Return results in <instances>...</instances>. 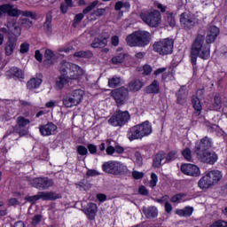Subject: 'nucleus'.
Here are the masks:
<instances>
[{
	"instance_id": "f257e3e1",
	"label": "nucleus",
	"mask_w": 227,
	"mask_h": 227,
	"mask_svg": "<svg viewBox=\"0 0 227 227\" xmlns=\"http://www.w3.org/2000/svg\"><path fill=\"white\" fill-rule=\"evenodd\" d=\"M198 57L201 59H208L210 58V44H205V35H198L192 44L191 61L193 69L196 68Z\"/></svg>"
},
{
	"instance_id": "f03ea898",
	"label": "nucleus",
	"mask_w": 227,
	"mask_h": 227,
	"mask_svg": "<svg viewBox=\"0 0 227 227\" xmlns=\"http://www.w3.org/2000/svg\"><path fill=\"white\" fill-rule=\"evenodd\" d=\"M152 42V34L148 31L138 30L126 37L127 45L129 47H146Z\"/></svg>"
},
{
	"instance_id": "7ed1b4c3",
	"label": "nucleus",
	"mask_w": 227,
	"mask_h": 227,
	"mask_svg": "<svg viewBox=\"0 0 227 227\" xmlns=\"http://www.w3.org/2000/svg\"><path fill=\"white\" fill-rule=\"evenodd\" d=\"M152 130V124H150V121H145L138 125L129 128L127 137L129 141L143 139V137L150 136Z\"/></svg>"
},
{
	"instance_id": "20e7f679",
	"label": "nucleus",
	"mask_w": 227,
	"mask_h": 227,
	"mask_svg": "<svg viewBox=\"0 0 227 227\" xmlns=\"http://www.w3.org/2000/svg\"><path fill=\"white\" fill-rule=\"evenodd\" d=\"M175 42L171 38H165L160 41L154 42L153 44V50L160 56H168V54L173 53V47Z\"/></svg>"
},
{
	"instance_id": "39448f33",
	"label": "nucleus",
	"mask_w": 227,
	"mask_h": 227,
	"mask_svg": "<svg viewBox=\"0 0 227 227\" xmlns=\"http://www.w3.org/2000/svg\"><path fill=\"white\" fill-rule=\"evenodd\" d=\"M102 169L109 175H127L129 168L124 164L118 161H106L102 165Z\"/></svg>"
},
{
	"instance_id": "423d86ee",
	"label": "nucleus",
	"mask_w": 227,
	"mask_h": 227,
	"mask_svg": "<svg viewBox=\"0 0 227 227\" xmlns=\"http://www.w3.org/2000/svg\"><path fill=\"white\" fill-rule=\"evenodd\" d=\"M140 17L143 22L150 26V27H157L160 24V20H162L160 12L158 10L144 11L141 12Z\"/></svg>"
},
{
	"instance_id": "0eeeda50",
	"label": "nucleus",
	"mask_w": 227,
	"mask_h": 227,
	"mask_svg": "<svg viewBox=\"0 0 227 227\" xmlns=\"http://www.w3.org/2000/svg\"><path fill=\"white\" fill-rule=\"evenodd\" d=\"M129 120H130L129 111L116 110L108 120V123L113 127H123V125L129 123Z\"/></svg>"
},
{
	"instance_id": "6e6552de",
	"label": "nucleus",
	"mask_w": 227,
	"mask_h": 227,
	"mask_svg": "<svg viewBox=\"0 0 227 227\" xmlns=\"http://www.w3.org/2000/svg\"><path fill=\"white\" fill-rule=\"evenodd\" d=\"M82 97H84V91L75 90L63 98V104L65 107H74V106H79L81 102H82Z\"/></svg>"
},
{
	"instance_id": "1a4fd4ad",
	"label": "nucleus",
	"mask_w": 227,
	"mask_h": 227,
	"mask_svg": "<svg viewBox=\"0 0 227 227\" xmlns=\"http://www.w3.org/2000/svg\"><path fill=\"white\" fill-rule=\"evenodd\" d=\"M111 97L114 98L117 107H121L127 104L129 100V89L125 87H121L111 91Z\"/></svg>"
},
{
	"instance_id": "9d476101",
	"label": "nucleus",
	"mask_w": 227,
	"mask_h": 227,
	"mask_svg": "<svg viewBox=\"0 0 227 227\" xmlns=\"http://www.w3.org/2000/svg\"><path fill=\"white\" fill-rule=\"evenodd\" d=\"M17 123L18 125L12 127L5 133V135L4 136V139L5 137H8V136H11V134H19L20 137H22V136H26L27 134V131H26L25 129L20 130V128L26 127V125H29L31 121L28 119L20 116L17 119Z\"/></svg>"
},
{
	"instance_id": "9b49d317",
	"label": "nucleus",
	"mask_w": 227,
	"mask_h": 227,
	"mask_svg": "<svg viewBox=\"0 0 227 227\" xmlns=\"http://www.w3.org/2000/svg\"><path fill=\"white\" fill-rule=\"evenodd\" d=\"M59 198H61V196L56 192H39L36 195L26 197L25 200L26 201H28V203H35V201H38V200H59Z\"/></svg>"
},
{
	"instance_id": "f8f14e48",
	"label": "nucleus",
	"mask_w": 227,
	"mask_h": 227,
	"mask_svg": "<svg viewBox=\"0 0 227 227\" xmlns=\"http://www.w3.org/2000/svg\"><path fill=\"white\" fill-rule=\"evenodd\" d=\"M196 155L200 162H202L203 164H209L210 166H214V164H215L219 159L217 153L210 150L199 153V154Z\"/></svg>"
},
{
	"instance_id": "ddd939ff",
	"label": "nucleus",
	"mask_w": 227,
	"mask_h": 227,
	"mask_svg": "<svg viewBox=\"0 0 227 227\" xmlns=\"http://www.w3.org/2000/svg\"><path fill=\"white\" fill-rule=\"evenodd\" d=\"M31 185L39 191H47L54 185V180L49 177H35L31 181Z\"/></svg>"
},
{
	"instance_id": "4468645a",
	"label": "nucleus",
	"mask_w": 227,
	"mask_h": 227,
	"mask_svg": "<svg viewBox=\"0 0 227 227\" xmlns=\"http://www.w3.org/2000/svg\"><path fill=\"white\" fill-rule=\"evenodd\" d=\"M212 146V139L208 137H205L200 141L195 144L194 153L198 155L199 153H203V152H208Z\"/></svg>"
},
{
	"instance_id": "2eb2a0df",
	"label": "nucleus",
	"mask_w": 227,
	"mask_h": 227,
	"mask_svg": "<svg viewBox=\"0 0 227 227\" xmlns=\"http://www.w3.org/2000/svg\"><path fill=\"white\" fill-rule=\"evenodd\" d=\"M181 171L184 175H187V176H200L201 175L200 167L191 163L183 164L181 166Z\"/></svg>"
},
{
	"instance_id": "dca6fc26",
	"label": "nucleus",
	"mask_w": 227,
	"mask_h": 227,
	"mask_svg": "<svg viewBox=\"0 0 227 227\" xmlns=\"http://www.w3.org/2000/svg\"><path fill=\"white\" fill-rule=\"evenodd\" d=\"M107 40H109V35L107 32H103L101 35L94 38L90 47H92V49H104V47L107 46Z\"/></svg>"
},
{
	"instance_id": "f3484780",
	"label": "nucleus",
	"mask_w": 227,
	"mask_h": 227,
	"mask_svg": "<svg viewBox=\"0 0 227 227\" xmlns=\"http://www.w3.org/2000/svg\"><path fill=\"white\" fill-rule=\"evenodd\" d=\"M180 22L184 29H192L196 26V19L188 13H182Z\"/></svg>"
},
{
	"instance_id": "a211bd4d",
	"label": "nucleus",
	"mask_w": 227,
	"mask_h": 227,
	"mask_svg": "<svg viewBox=\"0 0 227 227\" xmlns=\"http://www.w3.org/2000/svg\"><path fill=\"white\" fill-rule=\"evenodd\" d=\"M176 104L179 106H185L187 104V97H189V91H187V87L182 85L178 91L176 93Z\"/></svg>"
},
{
	"instance_id": "6ab92c4d",
	"label": "nucleus",
	"mask_w": 227,
	"mask_h": 227,
	"mask_svg": "<svg viewBox=\"0 0 227 227\" xmlns=\"http://www.w3.org/2000/svg\"><path fill=\"white\" fill-rule=\"evenodd\" d=\"M219 33H220L219 27L215 26L209 27L207 36H206V43L207 44L214 43L217 36H219Z\"/></svg>"
},
{
	"instance_id": "aec40b11",
	"label": "nucleus",
	"mask_w": 227,
	"mask_h": 227,
	"mask_svg": "<svg viewBox=\"0 0 227 227\" xmlns=\"http://www.w3.org/2000/svg\"><path fill=\"white\" fill-rule=\"evenodd\" d=\"M70 81H73V79L70 78V76L60 74L56 79V82H55L56 90H63V88H65L66 86H68V84L70 83Z\"/></svg>"
},
{
	"instance_id": "412c9836",
	"label": "nucleus",
	"mask_w": 227,
	"mask_h": 227,
	"mask_svg": "<svg viewBox=\"0 0 227 227\" xmlns=\"http://www.w3.org/2000/svg\"><path fill=\"white\" fill-rule=\"evenodd\" d=\"M142 212L146 219H155L159 215V209L155 206L143 207Z\"/></svg>"
},
{
	"instance_id": "4be33fe9",
	"label": "nucleus",
	"mask_w": 227,
	"mask_h": 227,
	"mask_svg": "<svg viewBox=\"0 0 227 227\" xmlns=\"http://www.w3.org/2000/svg\"><path fill=\"white\" fill-rule=\"evenodd\" d=\"M58 126L52 122H49L45 125L40 126L39 130L42 136H52L56 132Z\"/></svg>"
},
{
	"instance_id": "5701e85b",
	"label": "nucleus",
	"mask_w": 227,
	"mask_h": 227,
	"mask_svg": "<svg viewBox=\"0 0 227 227\" xmlns=\"http://www.w3.org/2000/svg\"><path fill=\"white\" fill-rule=\"evenodd\" d=\"M83 212L90 221H94L97 212H98V207H97V204L90 203L88 207L83 209Z\"/></svg>"
},
{
	"instance_id": "b1692460",
	"label": "nucleus",
	"mask_w": 227,
	"mask_h": 227,
	"mask_svg": "<svg viewBox=\"0 0 227 227\" xmlns=\"http://www.w3.org/2000/svg\"><path fill=\"white\" fill-rule=\"evenodd\" d=\"M207 176V178H209V182L212 186L215 185V184H218L223 178V175L219 170H212L208 172Z\"/></svg>"
},
{
	"instance_id": "393cba45",
	"label": "nucleus",
	"mask_w": 227,
	"mask_h": 227,
	"mask_svg": "<svg viewBox=\"0 0 227 227\" xmlns=\"http://www.w3.org/2000/svg\"><path fill=\"white\" fill-rule=\"evenodd\" d=\"M145 91L147 95H157L160 93V84H159L157 80H154L150 85L145 87Z\"/></svg>"
},
{
	"instance_id": "a878e982",
	"label": "nucleus",
	"mask_w": 227,
	"mask_h": 227,
	"mask_svg": "<svg viewBox=\"0 0 227 227\" xmlns=\"http://www.w3.org/2000/svg\"><path fill=\"white\" fill-rule=\"evenodd\" d=\"M164 159H166V153H164V151H160L153 159V168H160L162 164H166L167 161H164Z\"/></svg>"
},
{
	"instance_id": "bb28decb",
	"label": "nucleus",
	"mask_w": 227,
	"mask_h": 227,
	"mask_svg": "<svg viewBox=\"0 0 227 227\" xmlns=\"http://www.w3.org/2000/svg\"><path fill=\"white\" fill-rule=\"evenodd\" d=\"M15 47H17V38L10 37L5 44V54L12 56L13 51H15Z\"/></svg>"
},
{
	"instance_id": "cd10ccee",
	"label": "nucleus",
	"mask_w": 227,
	"mask_h": 227,
	"mask_svg": "<svg viewBox=\"0 0 227 227\" xmlns=\"http://www.w3.org/2000/svg\"><path fill=\"white\" fill-rule=\"evenodd\" d=\"M3 10L9 17H20L21 11L14 8L12 4H4Z\"/></svg>"
},
{
	"instance_id": "c85d7f7f",
	"label": "nucleus",
	"mask_w": 227,
	"mask_h": 227,
	"mask_svg": "<svg viewBox=\"0 0 227 227\" xmlns=\"http://www.w3.org/2000/svg\"><path fill=\"white\" fill-rule=\"evenodd\" d=\"M192 104L195 109L194 116H200L201 114V111L203 110V106H201V99L196 96H192Z\"/></svg>"
},
{
	"instance_id": "c756f323",
	"label": "nucleus",
	"mask_w": 227,
	"mask_h": 227,
	"mask_svg": "<svg viewBox=\"0 0 227 227\" xmlns=\"http://www.w3.org/2000/svg\"><path fill=\"white\" fill-rule=\"evenodd\" d=\"M144 86L145 83L138 79L132 80L128 84L129 91H133L134 93H136V91H139V90H141V88H143Z\"/></svg>"
},
{
	"instance_id": "7c9ffc66",
	"label": "nucleus",
	"mask_w": 227,
	"mask_h": 227,
	"mask_svg": "<svg viewBox=\"0 0 227 227\" xmlns=\"http://www.w3.org/2000/svg\"><path fill=\"white\" fill-rule=\"evenodd\" d=\"M43 30L46 35H52V14H46V19L43 23Z\"/></svg>"
},
{
	"instance_id": "2f4dec72",
	"label": "nucleus",
	"mask_w": 227,
	"mask_h": 227,
	"mask_svg": "<svg viewBox=\"0 0 227 227\" xmlns=\"http://www.w3.org/2000/svg\"><path fill=\"white\" fill-rule=\"evenodd\" d=\"M71 70L74 73V74L70 75V79H73V81L75 79H79L81 75H84V69H82L76 64L72 63Z\"/></svg>"
},
{
	"instance_id": "473e14b6",
	"label": "nucleus",
	"mask_w": 227,
	"mask_h": 227,
	"mask_svg": "<svg viewBox=\"0 0 227 227\" xmlns=\"http://www.w3.org/2000/svg\"><path fill=\"white\" fill-rule=\"evenodd\" d=\"M192 212H194V207L191 206H187L183 209L176 210V214L180 215V217H191L192 215Z\"/></svg>"
},
{
	"instance_id": "72a5a7b5",
	"label": "nucleus",
	"mask_w": 227,
	"mask_h": 227,
	"mask_svg": "<svg viewBox=\"0 0 227 227\" xmlns=\"http://www.w3.org/2000/svg\"><path fill=\"white\" fill-rule=\"evenodd\" d=\"M198 185L200 189H210L212 187V183H210L207 174L199 180Z\"/></svg>"
},
{
	"instance_id": "f704fd0d",
	"label": "nucleus",
	"mask_w": 227,
	"mask_h": 227,
	"mask_svg": "<svg viewBox=\"0 0 227 227\" xmlns=\"http://www.w3.org/2000/svg\"><path fill=\"white\" fill-rule=\"evenodd\" d=\"M59 70L60 75H67L68 70H72V63L62 61L59 64Z\"/></svg>"
},
{
	"instance_id": "c9c22d12",
	"label": "nucleus",
	"mask_w": 227,
	"mask_h": 227,
	"mask_svg": "<svg viewBox=\"0 0 227 227\" xmlns=\"http://www.w3.org/2000/svg\"><path fill=\"white\" fill-rule=\"evenodd\" d=\"M40 84H42L41 78H31L27 82V90H36V88H40Z\"/></svg>"
},
{
	"instance_id": "e433bc0d",
	"label": "nucleus",
	"mask_w": 227,
	"mask_h": 227,
	"mask_svg": "<svg viewBox=\"0 0 227 227\" xmlns=\"http://www.w3.org/2000/svg\"><path fill=\"white\" fill-rule=\"evenodd\" d=\"M74 58H83L84 59H91L93 58V51L87 50V51H75L74 53Z\"/></svg>"
},
{
	"instance_id": "4c0bfd02",
	"label": "nucleus",
	"mask_w": 227,
	"mask_h": 227,
	"mask_svg": "<svg viewBox=\"0 0 227 227\" xmlns=\"http://www.w3.org/2000/svg\"><path fill=\"white\" fill-rule=\"evenodd\" d=\"M221 107H223V99H221V96L215 95L211 105V109L213 111H219Z\"/></svg>"
},
{
	"instance_id": "58836bf2",
	"label": "nucleus",
	"mask_w": 227,
	"mask_h": 227,
	"mask_svg": "<svg viewBox=\"0 0 227 227\" xmlns=\"http://www.w3.org/2000/svg\"><path fill=\"white\" fill-rule=\"evenodd\" d=\"M127 56L126 52H120L117 53L113 59H112V63L113 65H120L125 61V57Z\"/></svg>"
},
{
	"instance_id": "ea45409f",
	"label": "nucleus",
	"mask_w": 227,
	"mask_h": 227,
	"mask_svg": "<svg viewBox=\"0 0 227 227\" xmlns=\"http://www.w3.org/2000/svg\"><path fill=\"white\" fill-rule=\"evenodd\" d=\"M119 84H121V77L114 75L108 79L109 88H118Z\"/></svg>"
},
{
	"instance_id": "a19ab883",
	"label": "nucleus",
	"mask_w": 227,
	"mask_h": 227,
	"mask_svg": "<svg viewBox=\"0 0 227 227\" xmlns=\"http://www.w3.org/2000/svg\"><path fill=\"white\" fill-rule=\"evenodd\" d=\"M20 26L21 27H25V29H30L33 27V21L27 18H20Z\"/></svg>"
},
{
	"instance_id": "79ce46f5",
	"label": "nucleus",
	"mask_w": 227,
	"mask_h": 227,
	"mask_svg": "<svg viewBox=\"0 0 227 227\" xmlns=\"http://www.w3.org/2000/svg\"><path fill=\"white\" fill-rule=\"evenodd\" d=\"M11 74L17 77L18 79H24V72L22 69H19L18 67H12L10 70Z\"/></svg>"
},
{
	"instance_id": "37998d69",
	"label": "nucleus",
	"mask_w": 227,
	"mask_h": 227,
	"mask_svg": "<svg viewBox=\"0 0 227 227\" xmlns=\"http://www.w3.org/2000/svg\"><path fill=\"white\" fill-rule=\"evenodd\" d=\"M182 155L185 160H188V162H191L192 160V151H191V148L186 147L182 151Z\"/></svg>"
},
{
	"instance_id": "c03bdc74",
	"label": "nucleus",
	"mask_w": 227,
	"mask_h": 227,
	"mask_svg": "<svg viewBox=\"0 0 227 227\" xmlns=\"http://www.w3.org/2000/svg\"><path fill=\"white\" fill-rule=\"evenodd\" d=\"M165 20L168 21V24H169V26H171L172 27L175 26V24H176L173 12H167L165 14Z\"/></svg>"
},
{
	"instance_id": "a18cd8bd",
	"label": "nucleus",
	"mask_w": 227,
	"mask_h": 227,
	"mask_svg": "<svg viewBox=\"0 0 227 227\" xmlns=\"http://www.w3.org/2000/svg\"><path fill=\"white\" fill-rule=\"evenodd\" d=\"M82 19H84L83 13H78L74 16V21H73V27H77L79 24H81Z\"/></svg>"
},
{
	"instance_id": "49530a36",
	"label": "nucleus",
	"mask_w": 227,
	"mask_h": 227,
	"mask_svg": "<svg viewBox=\"0 0 227 227\" xmlns=\"http://www.w3.org/2000/svg\"><path fill=\"white\" fill-rule=\"evenodd\" d=\"M98 4V1H94L89 4L85 9L82 11V14L86 15L87 13H90L91 10H95V7Z\"/></svg>"
},
{
	"instance_id": "de8ad7c7",
	"label": "nucleus",
	"mask_w": 227,
	"mask_h": 227,
	"mask_svg": "<svg viewBox=\"0 0 227 227\" xmlns=\"http://www.w3.org/2000/svg\"><path fill=\"white\" fill-rule=\"evenodd\" d=\"M98 4V1H94L89 4L85 9L82 11V14L86 15L87 13H90L91 10H95V7Z\"/></svg>"
},
{
	"instance_id": "09e8293b",
	"label": "nucleus",
	"mask_w": 227,
	"mask_h": 227,
	"mask_svg": "<svg viewBox=\"0 0 227 227\" xmlns=\"http://www.w3.org/2000/svg\"><path fill=\"white\" fill-rule=\"evenodd\" d=\"M178 157V152L177 151H170L167 156H165L166 161L169 162L171 160H175V159H177Z\"/></svg>"
},
{
	"instance_id": "8fccbe9b",
	"label": "nucleus",
	"mask_w": 227,
	"mask_h": 227,
	"mask_svg": "<svg viewBox=\"0 0 227 227\" xmlns=\"http://www.w3.org/2000/svg\"><path fill=\"white\" fill-rule=\"evenodd\" d=\"M185 198V195L184 193H177L174 196H172L170 201L172 203H180L182 201V199Z\"/></svg>"
},
{
	"instance_id": "3c124183",
	"label": "nucleus",
	"mask_w": 227,
	"mask_h": 227,
	"mask_svg": "<svg viewBox=\"0 0 227 227\" xmlns=\"http://www.w3.org/2000/svg\"><path fill=\"white\" fill-rule=\"evenodd\" d=\"M157 182H159V178L157 177V174L152 173L151 174V181L149 182L150 187L153 189V187H156Z\"/></svg>"
},
{
	"instance_id": "603ef678",
	"label": "nucleus",
	"mask_w": 227,
	"mask_h": 227,
	"mask_svg": "<svg viewBox=\"0 0 227 227\" xmlns=\"http://www.w3.org/2000/svg\"><path fill=\"white\" fill-rule=\"evenodd\" d=\"M43 217V216L42 215H35L31 222L32 226H36L40 224V223H42Z\"/></svg>"
},
{
	"instance_id": "864d4df0",
	"label": "nucleus",
	"mask_w": 227,
	"mask_h": 227,
	"mask_svg": "<svg viewBox=\"0 0 227 227\" xmlns=\"http://www.w3.org/2000/svg\"><path fill=\"white\" fill-rule=\"evenodd\" d=\"M20 15H23V17H30V19L36 20V13L31 11H21Z\"/></svg>"
},
{
	"instance_id": "5fc2aeb1",
	"label": "nucleus",
	"mask_w": 227,
	"mask_h": 227,
	"mask_svg": "<svg viewBox=\"0 0 227 227\" xmlns=\"http://www.w3.org/2000/svg\"><path fill=\"white\" fill-rule=\"evenodd\" d=\"M209 227H227V222L223 220H218L214 222Z\"/></svg>"
},
{
	"instance_id": "6e6d98bb",
	"label": "nucleus",
	"mask_w": 227,
	"mask_h": 227,
	"mask_svg": "<svg viewBox=\"0 0 227 227\" xmlns=\"http://www.w3.org/2000/svg\"><path fill=\"white\" fill-rule=\"evenodd\" d=\"M76 150L79 155H88V148H86L84 145H78Z\"/></svg>"
},
{
	"instance_id": "4d7b16f0",
	"label": "nucleus",
	"mask_w": 227,
	"mask_h": 227,
	"mask_svg": "<svg viewBox=\"0 0 227 227\" xmlns=\"http://www.w3.org/2000/svg\"><path fill=\"white\" fill-rule=\"evenodd\" d=\"M20 52L21 54H26V52H29V43H23L20 44Z\"/></svg>"
},
{
	"instance_id": "13d9d810",
	"label": "nucleus",
	"mask_w": 227,
	"mask_h": 227,
	"mask_svg": "<svg viewBox=\"0 0 227 227\" xmlns=\"http://www.w3.org/2000/svg\"><path fill=\"white\" fill-rule=\"evenodd\" d=\"M8 209L4 207V202L0 201V217H4V215H7Z\"/></svg>"
},
{
	"instance_id": "bf43d9fd",
	"label": "nucleus",
	"mask_w": 227,
	"mask_h": 227,
	"mask_svg": "<svg viewBox=\"0 0 227 227\" xmlns=\"http://www.w3.org/2000/svg\"><path fill=\"white\" fill-rule=\"evenodd\" d=\"M54 56V51L52 50L47 49L44 52V58L46 61H51Z\"/></svg>"
},
{
	"instance_id": "052dcab7",
	"label": "nucleus",
	"mask_w": 227,
	"mask_h": 227,
	"mask_svg": "<svg viewBox=\"0 0 227 227\" xmlns=\"http://www.w3.org/2000/svg\"><path fill=\"white\" fill-rule=\"evenodd\" d=\"M138 193L141 194V196H148L150 194V192H148V189L145 185H141L138 188Z\"/></svg>"
},
{
	"instance_id": "680f3d73",
	"label": "nucleus",
	"mask_w": 227,
	"mask_h": 227,
	"mask_svg": "<svg viewBox=\"0 0 227 227\" xmlns=\"http://www.w3.org/2000/svg\"><path fill=\"white\" fill-rule=\"evenodd\" d=\"M106 8H99L93 12L92 15H96V17H102L106 13Z\"/></svg>"
},
{
	"instance_id": "e2e57ef3",
	"label": "nucleus",
	"mask_w": 227,
	"mask_h": 227,
	"mask_svg": "<svg viewBox=\"0 0 227 227\" xmlns=\"http://www.w3.org/2000/svg\"><path fill=\"white\" fill-rule=\"evenodd\" d=\"M155 8L160 11L161 13H166L168 10V6L163 5L162 4L160 3H155L154 4Z\"/></svg>"
},
{
	"instance_id": "0e129e2a",
	"label": "nucleus",
	"mask_w": 227,
	"mask_h": 227,
	"mask_svg": "<svg viewBox=\"0 0 227 227\" xmlns=\"http://www.w3.org/2000/svg\"><path fill=\"white\" fill-rule=\"evenodd\" d=\"M132 176L135 178V180H140V178H143L145 176V174L143 172H137V171H133L132 172Z\"/></svg>"
},
{
	"instance_id": "69168bd1",
	"label": "nucleus",
	"mask_w": 227,
	"mask_h": 227,
	"mask_svg": "<svg viewBox=\"0 0 227 227\" xmlns=\"http://www.w3.org/2000/svg\"><path fill=\"white\" fill-rule=\"evenodd\" d=\"M35 58L36 61H39V63H42V61H43V55L39 51V50L35 51Z\"/></svg>"
},
{
	"instance_id": "338daca9",
	"label": "nucleus",
	"mask_w": 227,
	"mask_h": 227,
	"mask_svg": "<svg viewBox=\"0 0 227 227\" xmlns=\"http://www.w3.org/2000/svg\"><path fill=\"white\" fill-rule=\"evenodd\" d=\"M98 175H100V172L95 170V169H89L86 172V176H98Z\"/></svg>"
},
{
	"instance_id": "774afa93",
	"label": "nucleus",
	"mask_w": 227,
	"mask_h": 227,
	"mask_svg": "<svg viewBox=\"0 0 227 227\" xmlns=\"http://www.w3.org/2000/svg\"><path fill=\"white\" fill-rule=\"evenodd\" d=\"M90 153H91L92 155H94V153H97V145H93V144H90L87 146Z\"/></svg>"
}]
</instances>
